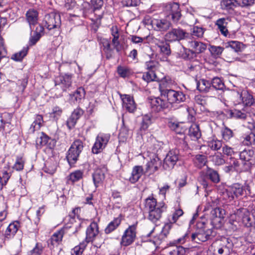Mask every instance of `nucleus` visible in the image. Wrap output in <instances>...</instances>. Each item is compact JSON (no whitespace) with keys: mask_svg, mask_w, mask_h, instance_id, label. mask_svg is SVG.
Returning a JSON list of instances; mask_svg holds the SVG:
<instances>
[{"mask_svg":"<svg viewBox=\"0 0 255 255\" xmlns=\"http://www.w3.org/2000/svg\"><path fill=\"white\" fill-rule=\"evenodd\" d=\"M43 251V247L41 244L37 243L35 247L31 250L28 255H41Z\"/></svg>","mask_w":255,"mask_h":255,"instance_id":"e2e57ef3","label":"nucleus"},{"mask_svg":"<svg viewBox=\"0 0 255 255\" xmlns=\"http://www.w3.org/2000/svg\"><path fill=\"white\" fill-rule=\"evenodd\" d=\"M239 5V0H222L221 1V6L223 9H233Z\"/></svg>","mask_w":255,"mask_h":255,"instance_id":"a19ab883","label":"nucleus"},{"mask_svg":"<svg viewBox=\"0 0 255 255\" xmlns=\"http://www.w3.org/2000/svg\"><path fill=\"white\" fill-rule=\"evenodd\" d=\"M189 135L193 139L197 140L201 136L199 126L197 124H192L189 129Z\"/></svg>","mask_w":255,"mask_h":255,"instance_id":"e433bc0d","label":"nucleus"},{"mask_svg":"<svg viewBox=\"0 0 255 255\" xmlns=\"http://www.w3.org/2000/svg\"><path fill=\"white\" fill-rule=\"evenodd\" d=\"M211 88V83L205 79H200L197 82V88L201 92H207Z\"/></svg>","mask_w":255,"mask_h":255,"instance_id":"ea45409f","label":"nucleus"},{"mask_svg":"<svg viewBox=\"0 0 255 255\" xmlns=\"http://www.w3.org/2000/svg\"><path fill=\"white\" fill-rule=\"evenodd\" d=\"M212 87L217 90H222L224 88V84L221 79L218 77L214 78L212 81Z\"/></svg>","mask_w":255,"mask_h":255,"instance_id":"bf43d9fd","label":"nucleus"},{"mask_svg":"<svg viewBox=\"0 0 255 255\" xmlns=\"http://www.w3.org/2000/svg\"><path fill=\"white\" fill-rule=\"evenodd\" d=\"M110 138L111 135L109 133H99L96 138L95 142L92 148V152L94 154L101 152L107 146Z\"/></svg>","mask_w":255,"mask_h":255,"instance_id":"6e6552de","label":"nucleus"},{"mask_svg":"<svg viewBox=\"0 0 255 255\" xmlns=\"http://www.w3.org/2000/svg\"><path fill=\"white\" fill-rule=\"evenodd\" d=\"M237 97L240 98V101H238V103L236 104V106L242 105L244 107L245 106H251L254 102L252 95L247 91H243L241 94L238 93L237 94Z\"/></svg>","mask_w":255,"mask_h":255,"instance_id":"aec40b11","label":"nucleus"},{"mask_svg":"<svg viewBox=\"0 0 255 255\" xmlns=\"http://www.w3.org/2000/svg\"><path fill=\"white\" fill-rule=\"evenodd\" d=\"M164 11L167 17L171 18L174 22L179 21L181 17L179 5L176 2H169L166 4Z\"/></svg>","mask_w":255,"mask_h":255,"instance_id":"f8f14e48","label":"nucleus"},{"mask_svg":"<svg viewBox=\"0 0 255 255\" xmlns=\"http://www.w3.org/2000/svg\"><path fill=\"white\" fill-rule=\"evenodd\" d=\"M227 19L224 18L219 19L216 21V25L218 26V29L221 34L225 36H227L228 34V31L227 29Z\"/></svg>","mask_w":255,"mask_h":255,"instance_id":"58836bf2","label":"nucleus"},{"mask_svg":"<svg viewBox=\"0 0 255 255\" xmlns=\"http://www.w3.org/2000/svg\"><path fill=\"white\" fill-rule=\"evenodd\" d=\"M111 34L113 36L112 40V44L116 50L119 52L121 50V46L119 41L120 33L119 30L117 26L113 25L110 29Z\"/></svg>","mask_w":255,"mask_h":255,"instance_id":"393cba45","label":"nucleus"},{"mask_svg":"<svg viewBox=\"0 0 255 255\" xmlns=\"http://www.w3.org/2000/svg\"><path fill=\"white\" fill-rule=\"evenodd\" d=\"M168 126L176 133L181 134L183 133L187 128V127L183 123L170 121L168 123Z\"/></svg>","mask_w":255,"mask_h":255,"instance_id":"cd10ccee","label":"nucleus"},{"mask_svg":"<svg viewBox=\"0 0 255 255\" xmlns=\"http://www.w3.org/2000/svg\"><path fill=\"white\" fill-rule=\"evenodd\" d=\"M160 97L161 96H160ZM163 98L155 97L150 99V107L152 111L159 112L168 108V103L163 99Z\"/></svg>","mask_w":255,"mask_h":255,"instance_id":"f3484780","label":"nucleus"},{"mask_svg":"<svg viewBox=\"0 0 255 255\" xmlns=\"http://www.w3.org/2000/svg\"><path fill=\"white\" fill-rule=\"evenodd\" d=\"M225 215V211L217 207L211 211V219L212 225L216 228H220L222 224L223 219Z\"/></svg>","mask_w":255,"mask_h":255,"instance_id":"2eb2a0df","label":"nucleus"},{"mask_svg":"<svg viewBox=\"0 0 255 255\" xmlns=\"http://www.w3.org/2000/svg\"><path fill=\"white\" fill-rule=\"evenodd\" d=\"M101 43L102 44L103 50L107 54V57L109 58L111 56H109L108 55L112 51L109 40L108 39L103 38L101 39Z\"/></svg>","mask_w":255,"mask_h":255,"instance_id":"09e8293b","label":"nucleus"},{"mask_svg":"<svg viewBox=\"0 0 255 255\" xmlns=\"http://www.w3.org/2000/svg\"><path fill=\"white\" fill-rule=\"evenodd\" d=\"M178 160V152L176 150L170 151L164 160L163 166L167 170L173 168Z\"/></svg>","mask_w":255,"mask_h":255,"instance_id":"a211bd4d","label":"nucleus"},{"mask_svg":"<svg viewBox=\"0 0 255 255\" xmlns=\"http://www.w3.org/2000/svg\"><path fill=\"white\" fill-rule=\"evenodd\" d=\"M184 45L188 48V49L183 48L185 53L182 54L181 57L184 59L188 58V55H187L188 51H190L192 53L199 54L203 52L207 48L206 44L198 41L191 36L186 38V41H184Z\"/></svg>","mask_w":255,"mask_h":255,"instance_id":"7ed1b4c3","label":"nucleus"},{"mask_svg":"<svg viewBox=\"0 0 255 255\" xmlns=\"http://www.w3.org/2000/svg\"><path fill=\"white\" fill-rule=\"evenodd\" d=\"M117 72L123 78L128 77L130 75L129 69L124 66H119L117 68Z\"/></svg>","mask_w":255,"mask_h":255,"instance_id":"052dcab7","label":"nucleus"},{"mask_svg":"<svg viewBox=\"0 0 255 255\" xmlns=\"http://www.w3.org/2000/svg\"><path fill=\"white\" fill-rule=\"evenodd\" d=\"M194 161L195 165L201 168L205 166L207 162V156L205 155L197 154L195 156Z\"/></svg>","mask_w":255,"mask_h":255,"instance_id":"37998d69","label":"nucleus"},{"mask_svg":"<svg viewBox=\"0 0 255 255\" xmlns=\"http://www.w3.org/2000/svg\"><path fill=\"white\" fill-rule=\"evenodd\" d=\"M121 222V219L119 218L114 219L111 221L105 229V232L106 234H108L114 231L120 225Z\"/></svg>","mask_w":255,"mask_h":255,"instance_id":"79ce46f5","label":"nucleus"},{"mask_svg":"<svg viewBox=\"0 0 255 255\" xmlns=\"http://www.w3.org/2000/svg\"><path fill=\"white\" fill-rule=\"evenodd\" d=\"M64 235V231L60 230L54 233L50 238V244L53 247L57 246L62 241Z\"/></svg>","mask_w":255,"mask_h":255,"instance_id":"4c0bfd02","label":"nucleus"},{"mask_svg":"<svg viewBox=\"0 0 255 255\" xmlns=\"http://www.w3.org/2000/svg\"><path fill=\"white\" fill-rule=\"evenodd\" d=\"M128 134V129L124 125L121 128L119 133V137L120 140L124 141L126 140Z\"/></svg>","mask_w":255,"mask_h":255,"instance_id":"774afa93","label":"nucleus"},{"mask_svg":"<svg viewBox=\"0 0 255 255\" xmlns=\"http://www.w3.org/2000/svg\"><path fill=\"white\" fill-rule=\"evenodd\" d=\"M151 124V117L149 115H145L142 118L141 128L143 129H146Z\"/></svg>","mask_w":255,"mask_h":255,"instance_id":"0e129e2a","label":"nucleus"},{"mask_svg":"<svg viewBox=\"0 0 255 255\" xmlns=\"http://www.w3.org/2000/svg\"><path fill=\"white\" fill-rule=\"evenodd\" d=\"M145 210L148 212L147 219L156 224L160 221L162 213L166 210L167 207L164 203H157L156 199L149 197L145 200Z\"/></svg>","mask_w":255,"mask_h":255,"instance_id":"f257e3e1","label":"nucleus"},{"mask_svg":"<svg viewBox=\"0 0 255 255\" xmlns=\"http://www.w3.org/2000/svg\"><path fill=\"white\" fill-rule=\"evenodd\" d=\"M43 122V120L42 116L40 115H36L35 120L31 125L29 129V132L33 133L35 131L39 130L42 126Z\"/></svg>","mask_w":255,"mask_h":255,"instance_id":"c9c22d12","label":"nucleus"},{"mask_svg":"<svg viewBox=\"0 0 255 255\" xmlns=\"http://www.w3.org/2000/svg\"><path fill=\"white\" fill-rule=\"evenodd\" d=\"M204 33V30L203 28L198 26H194L192 28L191 34H190L189 33V36H191V37L196 36L198 38H200L203 37Z\"/></svg>","mask_w":255,"mask_h":255,"instance_id":"864d4df0","label":"nucleus"},{"mask_svg":"<svg viewBox=\"0 0 255 255\" xmlns=\"http://www.w3.org/2000/svg\"><path fill=\"white\" fill-rule=\"evenodd\" d=\"M19 223L15 221L10 223L5 231L3 240L4 243L14 237L19 228Z\"/></svg>","mask_w":255,"mask_h":255,"instance_id":"b1692460","label":"nucleus"},{"mask_svg":"<svg viewBox=\"0 0 255 255\" xmlns=\"http://www.w3.org/2000/svg\"><path fill=\"white\" fill-rule=\"evenodd\" d=\"M44 28L41 25H38L34 32V34L29 39V44L30 46L35 45L43 34Z\"/></svg>","mask_w":255,"mask_h":255,"instance_id":"7c9ffc66","label":"nucleus"},{"mask_svg":"<svg viewBox=\"0 0 255 255\" xmlns=\"http://www.w3.org/2000/svg\"><path fill=\"white\" fill-rule=\"evenodd\" d=\"M38 12L34 9H29L26 14V19L29 23L30 27L31 29V25H34L37 22L38 20Z\"/></svg>","mask_w":255,"mask_h":255,"instance_id":"2f4dec72","label":"nucleus"},{"mask_svg":"<svg viewBox=\"0 0 255 255\" xmlns=\"http://www.w3.org/2000/svg\"><path fill=\"white\" fill-rule=\"evenodd\" d=\"M28 47H24L21 50L14 54L11 57V59L15 61H21L23 58L27 55L28 51Z\"/></svg>","mask_w":255,"mask_h":255,"instance_id":"c03bdc74","label":"nucleus"},{"mask_svg":"<svg viewBox=\"0 0 255 255\" xmlns=\"http://www.w3.org/2000/svg\"><path fill=\"white\" fill-rule=\"evenodd\" d=\"M185 253V249L182 246H176L172 250H168L167 254L168 255H184Z\"/></svg>","mask_w":255,"mask_h":255,"instance_id":"8fccbe9b","label":"nucleus"},{"mask_svg":"<svg viewBox=\"0 0 255 255\" xmlns=\"http://www.w3.org/2000/svg\"><path fill=\"white\" fill-rule=\"evenodd\" d=\"M25 160L22 157H17L13 168L17 171H20L23 169Z\"/></svg>","mask_w":255,"mask_h":255,"instance_id":"4d7b16f0","label":"nucleus"},{"mask_svg":"<svg viewBox=\"0 0 255 255\" xmlns=\"http://www.w3.org/2000/svg\"><path fill=\"white\" fill-rule=\"evenodd\" d=\"M159 90L161 97L166 98L168 105L169 104H179L185 101L186 97L182 92L166 89L163 83L159 84Z\"/></svg>","mask_w":255,"mask_h":255,"instance_id":"f03ea898","label":"nucleus"},{"mask_svg":"<svg viewBox=\"0 0 255 255\" xmlns=\"http://www.w3.org/2000/svg\"><path fill=\"white\" fill-rule=\"evenodd\" d=\"M189 37V33L180 27L172 28L165 35V39L170 42L179 41L181 40H184L185 41Z\"/></svg>","mask_w":255,"mask_h":255,"instance_id":"9b49d317","label":"nucleus"},{"mask_svg":"<svg viewBox=\"0 0 255 255\" xmlns=\"http://www.w3.org/2000/svg\"><path fill=\"white\" fill-rule=\"evenodd\" d=\"M0 131L5 133L9 132L10 129V124L9 122H4L2 119H0Z\"/></svg>","mask_w":255,"mask_h":255,"instance_id":"338daca9","label":"nucleus"},{"mask_svg":"<svg viewBox=\"0 0 255 255\" xmlns=\"http://www.w3.org/2000/svg\"><path fill=\"white\" fill-rule=\"evenodd\" d=\"M143 172L141 166L136 165L133 167L131 176L129 178V181L132 183L136 182L141 177Z\"/></svg>","mask_w":255,"mask_h":255,"instance_id":"c85d7f7f","label":"nucleus"},{"mask_svg":"<svg viewBox=\"0 0 255 255\" xmlns=\"http://www.w3.org/2000/svg\"><path fill=\"white\" fill-rule=\"evenodd\" d=\"M241 143L246 146H255V134L251 132L242 136L241 139Z\"/></svg>","mask_w":255,"mask_h":255,"instance_id":"72a5a7b5","label":"nucleus"},{"mask_svg":"<svg viewBox=\"0 0 255 255\" xmlns=\"http://www.w3.org/2000/svg\"><path fill=\"white\" fill-rule=\"evenodd\" d=\"M226 193L229 200H233L243 196L244 193L246 195L250 194V187L248 184L243 185L239 183H235L227 189Z\"/></svg>","mask_w":255,"mask_h":255,"instance_id":"20e7f679","label":"nucleus"},{"mask_svg":"<svg viewBox=\"0 0 255 255\" xmlns=\"http://www.w3.org/2000/svg\"><path fill=\"white\" fill-rule=\"evenodd\" d=\"M85 95V91L82 87L78 88L73 94H70L69 100L71 103L75 104L76 102H80Z\"/></svg>","mask_w":255,"mask_h":255,"instance_id":"c756f323","label":"nucleus"},{"mask_svg":"<svg viewBox=\"0 0 255 255\" xmlns=\"http://www.w3.org/2000/svg\"><path fill=\"white\" fill-rule=\"evenodd\" d=\"M105 179L104 172L101 169H97L93 174V180L96 187H99Z\"/></svg>","mask_w":255,"mask_h":255,"instance_id":"473e14b6","label":"nucleus"},{"mask_svg":"<svg viewBox=\"0 0 255 255\" xmlns=\"http://www.w3.org/2000/svg\"><path fill=\"white\" fill-rule=\"evenodd\" d=\"M160 51L163 54L168 56L171 53L169 45L165 41H163L161 44L158 46Z\"/></svg>","mask_w":255,"mask_h":255,"instance_id":"6e6d98bb","label":"nucleus"},{"mask_svg":"<svg viewBox=\"0 0 255 255\" xmlns=\"http://www.w3.org/2000/svg\"><path fill=\"white\" fill-rule=\"evenodd\" d=\"M83 147L82 141L79 139L75 140L71 144L66 155V159L70 166L77 162Z\"/></svg>","mask_w":255,"mask_h":255,"instance_id":"423d86ee","label":"nucleus"},{"mask_svg":"<svg viewBox=\"0 0 255 255\" xmlns=\"http://www.w3.org/2000/svg\"><path fill=\"white\" fill-rule=\"evenodd\" d=\"M142 79L148 83L151 81H157L159 80V78L156 76L153 70H149V71L144 73L142 75Z\"/></svg>","mask_w":255,"mask_h":255,"instance_id":"a18cd8bd","label":"nucleus"},{"mask_svg":"<svg viewBox=\"0 0 255 255\" xmlns=\"http://www.w3.org/2000/svg\"><path fill=\"white\" fill-rule=\"evenodd\" d=\"M237 106H236V108L232 112V117L236 119L242 120L246 119L247 117V114L245 112V111L243 109H242V110H240Z\"/></svg>","mask_w":255,"mask_h":255,"instance_id":"49530a36","label":"nucleus"},{"mask_svg":"<svg viewBox=\"0 0 255 255\" xmlns=\"http://www.w3.org/2000/svg\"><path fill=\"white\" fill-rule=\"evenodd\" d=\"M223 50V47L214 45L211 46L209 48L210 51L214 56H218L221 55Z\"/></svg>","mask_w":255,"mask_h":255,"instance_id":"69168bd1","label":"nucleus"},{"mask_svg":"<svg viewBox=\"0 0 255 255\" xmlns=\"http://www.w3.org/2000/svg\"><path fill=\"white\" fill-rule=\"evenodd\" d=\"M45 26L49 30L59 27L61 25V18L59 13L51 12L44 17Z\"/></svg>","mask_w":255,"mask_h":255,"instance_id":"ddd939ff","label":"nucleus"},{"mask_svg":"<svg viewBox=\"0 0 255 255\" xmlns=\"http://www.w3.org/2000/svg\"><path fill=\"white\" fill-rule=\"evenodd\" d=\"M202 175H205V177L209 179L212 182L217 183L220 181V176L217 171L207 167L205 170H203L202 172Z\"/></svg>","mask_w":255,"mask_h":255,"instance_id":"bb28decb","label":"nucleus"},{"mask_svg":"<svg viewBox=\"0 0 255 255\" xmlns=\"http://www.w3.org/2000/svg\"><path fill=\"white\" fill-rule=\"evenodd\" d=\"M226 242L229 244V246H227L225 244H222L221 247L218 249V253L220 255H222L225 253V255H229L230 252V249L232 247V244H230L227 240Z\"/></svg>","mask_w":255,"mask_h":255,"instance_id":"13d9d810","label":"nucleus"},{"mask_svg":"<svg viewBox=\"0 0 255 255\" xmlns=\"http://www.w3.org/2000/svg\"><path fill=\"white\" fill-rule=\"evenodd\" d=\"M221 133L223 139L226 141H229L234 136L232 130L226 127L222 128Z\"/></svg>","mask_w":255,"mask_h":255,"instance_id":"603ef678","label":"nucleus"},{"mask_svg":"<svg viewBox=\"0 0 255 255\" xmlns=\"http://www.w3.org/2000/svg\"><path fill=\"white\" fill-rule=\"evenodd\" d=\"M55 84L56 86H60L63 91H66L71 87V76L67 74L59 76L56 78Z\"/></svg>","mask_w":255,"mask_h":255,"instance_id":"6ab92c4d","label":"nucleus"},{"mask_svg":"<svg viewBox=\"0 0 255 255\" xmlns=\"http://www.w3.org/2000/svg\"><path fill=\"white\" fill-rule=\"evenodd\" d=\"M99 233L98 224L95 222H92L87 228L86 237L84 242H86L87 244L90 242H93Z\"/></svg>","mask_w":255,"mask_h":255,"instance_id":"dca6fc26","label":"nucleus"},{"mask_svg":"<svg viewBox=\"0 0 255 255\" xmlns=\"http://www.w3.org/2000/svg\"><path fill=\"white\" fill-rule=\"evenodd\" d=\"M208 145L212 150H218L222 146V142L217 139H213L208 141Z\"/></svg>","mask_w":255,"mask_h":255,"instance_id":"3c124183","label":"nucleus"},{"mask_svg":"<svg viewBox=\"0 0 255 255\" xmlns=\"http://www.w3.org/2000/svg\"><path fill=\"white\" fill-rule=\"evenodd\" d=\"M143 22L145 25L150 26L152 28L157 31H165L170 25V23L165 20L153 19L149 15L144 17Z\"/></svg>","mask_w":255,"mask_h":255,"instance_id":"1a4fd4ad","label":"nucleus"},{"mask_svg":"<svg viewBox=\"0 0 255 255\" xmlns=\"http://www.w3.org/2000/svg\"><path fill=\"white\" fill-rule=\"evenodd\" d=\"M136 224L129 226L125 231L121 239L122 246L127 247L132 244L136 237Z\"/></svg>","mask_w":255,"mask_h":255,"instance_id":"9d476101","label":"nucleus"},{"mask_svg":"<svg viewBox=\"0 0 255 255\" xmlns=\"http://www.w3.org/2000/svg\"><path fill=\"white\" fill-rule=\"evenodd\" d=\"M83 172L81 170H76L71 173L67 176V183L68 184H73L76 182L79 181L83 178Z\"/></svg>","mask_w":255,"mask_h":255,"instance_id":"f704fd0d","label":"nucleus"},{"mask_svg":"<svg viewBox=\"0 0 255 255\" xmlns=\"http://www.w3.org/2000/svg\"><path fill=\"white\" fill-rule=\"evenodd\" d=\"M49 139V138L46 134L41 132V136L36 139V145L40 146L45 145L48 142Z\"/></svg>","mask_w":255,"mask_h":255,"instance_id":"5fc2aeb1","label":"nucleus"},{"mask_svg":"<svg viewBox=\"0 0 255 255\" xmlns=\"http://www.w3.org/2000/svg\"><path fill=\"white\" fill-rule=\"evenodd\" d=\"M123 107L129 112L133 113L136 109V105L132 96L129 95H121Z\"/></svg>","mask_w":255,"mask_h":255,"instance_id":"412c9836","label":"nucleus"},{"mask_svg":"<svg viewBox=\"0 0 255 255\" xmlns=\"http://www.w3.org/2000/svg\"><path fill=\"white\" fill-rule=\"evenodd\" d=\"M19 223L15 221L10 223L5 231L3 240L4 243L14 237L19 228Z\"/></svg>","mask_w":255,"mask_h":255,"instance_id":"5701e85b","label":"nucleus"},{"mask_svg":"<svg viewBox=\"0 0 255 255\" xmlns=\"http://www.w3.org/2000/svg\"><path fill=\"white\" fill-rule=\"evenodd\" d=\"M212 229H202L193 233L191 235V240L193 242L199 244L200 242H205L209 240L213 235Z\"/></svg>","mask_w":255,"mask_h":255,"instance_id":"4468645a","label":"nucleus"},{"mask_svg":"<svg viewBox=\"0 0 255 255\" xmlns=\"http://www.w3.org/2000/svg\"><path fill=\"white\" fill-rule=\"evenodd\" d=\"M161 164V160L158 157H155L146 164L145 171L153 173L158 170Z\"/></svg>","mask_w":255,"mask_h":255,"instance_id":"a878e982","label":"nucleus"},{"mask_svg":"<svg viewBox=\"0 0 255 255\" xmlns=\"http://www.w3.org/2000/svg\"><path fill=\"white\" fill-rule=\"evenodd\" d=\"M83 147L82 141L79 139L75 140L71 144L66 155V159L70 166L77 162Z\"/></svg>","mask_w":255,"mask_h":255,"instance_id":"39448f33","label":"nucleus"},{"mask_svg":"<svg viewBox=\"0 0 255 255\" xmlns=\"http://www.w3.org/2000/svg\"><path fill=\"white\" fill-rule=\"evenodd\" d=\"M19 223L15 221L10 223L5 231L3 240L4 243L14 237L19 228Z\"/></svg>","mask_w":255,"mask_h":255,"instance_id":"4be33fe9","label":"nucleus"},{"mask_svg":"<svg viewBox=\"0 0 255 255\" xmlns=\"http://www.w3.org/2000/svg\"><path fill=\"white\" fill-rule=\"evenodd\" d=\"M240 159L242 161L244 170H249L255 164V150L253 149L244 150L240 153Z\"/></svg>","mask_w":255,"mask_h":255,"instance_id":"0eeeda50","label":"nucleus"},{"mask_svg":"<svg viewBox=\"0 0 255 255\" xmlns=\"http://www.w3.org/2000/svg\"><path fill=\"white\" fill-rule=\"evenodd\" d=\"M87 244L84 241L75 246L71 251V255H82Z\"/></svg>","mask_w":255,"mask_h":255,"instance_id":"de8ad7c7","label":"nucleus"},{"mask_svg":"<svg viewBox=\"0 0 255 255\" xmlns=\"http://www.w3.org/2000/svg\"><path fill=\"white\" fill-rule=\"evenodd\" d=\"M161 143L157 141L155 139L152 138L150 139V144L149 145V148L152 152L157 151L160 148Z\"/></svg>","mask_w":255,"mask_h":255,"instance_id":"680f3d73","label":"nucleus"}]
</instances>
